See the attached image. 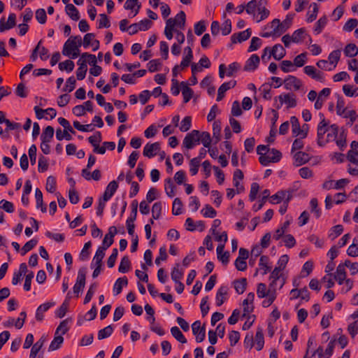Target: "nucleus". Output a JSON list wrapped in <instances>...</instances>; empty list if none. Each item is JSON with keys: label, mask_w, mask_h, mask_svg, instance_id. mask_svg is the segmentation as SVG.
I'll list each match as a JSON object with an SVG mask.
<instances>
[{"label": "nucleus", "mask_w": 358, "mask_h": 358, "mask_svg": "<svg viewBox=\"0 0 358 358\" xmlns=\"http://www.w3.org/2000/svg\"><path fill=\"white\" fill-rule=\"evenodd\" d=\"M292 24V17L289 15H287L286 18L282 22L279 19L275 18L264 28L266 29L269 27L272 29V31L262 33L260 36L264 38H268L271 36L279 37L291 27Z\"/></svg>", "instance_id": "nucleus-1"}, {"label": "nucleus", "mask_w": 358, "mask_h": 358, "mask_svg": "<svg viewBox=\"0 0 358 358\" xmlns=\"http://www.w3.org/2000/svg\"><path fill=\"white\" fill-rule=\"evenodd\" d=\"M87 269L82 267L79 269L76 282L73 287V292L78 296L79 293L83 289L85 285Z\"/></svg>", "instance_id": "nucleus-2"}, {"label": "nucleus", "mask_w": 358, "mask_h": 358, "mask_svg": "<svg viewBox=\"0 0 358 358\" xmlns=\"http://www.w3.org/2000/svg\"><path fill=\"white\" fill-rule=\"evenodd\" d=\"M199 134L200 131L195 129L188 133L183 140V145L188 150L192 149L196 143L200 142Z\"/></svg>", "instance_id": "nucleus-3"}, {"label": "nucleus", "mask_w": 358, "mask_h": 358, "mask_svg": "<svg viewBox=\"0 0 358 358\" xmlns=\"http://www.w3.org/2000/svg\"><path fill=\"white\" fill-rule=\"evenodd\" d=\"M329 131V122L323 118L317 125V144L320 146H324L325 142L324 141V136Z\"/></svg>", "instance_id": "nucleus-4"}, {"label": "nucleus", "mask_w": 358, "mask_h": 358, "mask_svg": "<svg viewBox=\"0 0 358 358\" xmlns=\"http://www.w3.org/2000/svg\"><path fill=\"white\" fill-rule=\"evenodd\" d=\"M193 334L196 336L197 343L202 342L206 337V330L204 327H201V322L197 320L192 324Z\"/></svg>", "instance_id": "nucleus-5"}, {"label": "nucleus", "mask_w": 358, "mask_h": 358, "mask_svg": "<svg viewBox=\"0 0 358 358\" xmlns=\"http://www.w3.org/2000/svg\"><path fill=\"white\" fill-rule=\"evenodd\" d=\"M285 88L287 90H291L292 87H294V90H299L302 86V82L301 80L294 76H288L284 80Z\"/></svg>", "instance_id": "nucleus-6"}, {"label": "nucleus", "mask_w": 358, "mask_h": 358, "mask_svg": "<svg viewBox=\"0 0 358 358\" xmlns=\"http://www.w3.org/2000/svg\"><path fill=\"white\" fill-rule=\"evenodd\" d=\"M16 25V15L10 13L8 15V20L5 22V18L2 17L0 20V32H3L13 28Z\"/></svg>", "instance_id": "nucleus-7"}, {"label": "nucleus", "mask_w": 358, "mask_h": 358, "mask_svg": "<svg viewBox=\"0 0 358 358\" xmlns=\"http://www.w3.org/2000/svg\"><path fill=\"white\" fill-rule=\"evenodd\" d=\"M160 150V144L158 142L153 143H147L143 148V155L152 158L155 157L157 153Z\"/></svg>", "instance_id": "nucleus-8"}, {"label": "nucleus", "mask_w": 358, "mask_h": 358, "mask_svg": "<svg viewBox=\"0 0 358 358\" xmlns=\"http://www.w3.org/2000/svg\"><path fill=\"white\" fill-rule=\"evenodd\" d=\"M252 31L250 29H247L245 31L234 34L231 36V43H241L248 40L251 36Z\"/></svg>", "instance_id": "nucleus-9"}, {"label": "nucleus", "mask_w": 358, "mask_h": 358, "mask_svg": "<svg viewBox=\"0 0 358 358\" xmlns=\"http://www.w3.org/2000/svg\"><path fill=\"white\" fill-rule=\"evenodd\" d=\"M108 248V247L103 245L97 249L95 255L93 258L92 262L91 264V267L94 265L95 266H102V259L105 256V251Z\"/></svg>", "instance_id": "nucleus-10"}, {"label": "nucleus", "mask_w": 358, "mask_h": 358, "mask_svg": "<svg viewBox=\"0 0 358 358\" xmlns=\"http://www.w3.org/2000/svg\"><path fill=\"white\" fill-rule=\"evenodd\" d=\"M285 54L286 51L282 46V45L275 44L270 51V54L267 57V59H269L271 58V56H273L275 59L280 60L282 58L285 57Z\"/></svg>", "instance_id": "nucleus-11"}, {"label": "nucleus", "mask_w": 358, "mask_h": 358, "mask_svg": "<svg viewBox=\"0 0 358 358\" xmlns=\"http://www.w3.org/2000/svg\"><path fill=\"white\" fill-rule=\"evenodd\" d=\"M243 173L241 169H236L233 175V183L234 187H236V194L243 192L245 189L244 187L240 184L238 180L243 179Z\"/></svg>", "instance_id": "nucleus-12"}, {"label": "nucleus", "mask_w": 358, "mask_h": 358, "mask_svg": "<svg viewBox=\"0 0 358 358\" xmlns=\"http://www.w3.org/2000/svg\"><path fill=\"white\" fill-rule=\"evenodd\" d=\"M236 81L231 80L229 82L224 83L221 85V86L218 89L217 96V101H220L224 97L225 92L236 86Z\"/></svg>", "instance_id": "nucleus-13"}, {"label": "nucleus", "mask_w": 358, "mask_h": 358, "mask_svg": "<svg viewBox=\"0 0 358 358\" xmlns=\"http://www.w3.org/2000/svg\"><path fill=\"white\" fill-rule=\"evenodd\" d=\"M259 64V56L256 54L252 55L246 61L243 69L246 71H253L258 67Z\"/></svg>", "instance_id": "nucleus-14"}, {"label": "nucleus", "mask_w": 358, "mask_h": 358, "mask_svg": "<svg viewBox=\"0 0 358 358\" xmlns=\"http://www.w3.org/2000/svg\"><path fill=\"white\" fill-rule=\"evenodd\" d=\"M117 188L118 183L115 180L110 182L107 185L101 198L103 199L104 201H108L114 195Z\"/></svg>", "instance_id": "nucleus-15"}, {"label": "nucleus", "mask_w": 358, "mask_h": 358, "mask_svg": "<svg viewBox=\"0 0 358 358\" xmlns=\"http://www.w3.org/2000/svg\"><path fill=\"white\" fill-rule=\"evenodd\" d=\"M75 50H77L76 47V41L73 38V36H71L64 43L62 54L64 56L70 57L72 52Z\"/></svg>", "instance_id": "nucleus-16"}, {"label": "nucleus", "mask_w": 358, "mask_h": 358, "mask_svg": "<svg viewBox=\"0 0 358 358\" xmlns=\"http://www.w3.org/2000/svg\"><path fill=\"white\" fill-rule=\"evenodd\" d=\"M294 159L295 166H299L308 162L310 157L308 153L299 151L294 154Z\"/></svg>", "instance_id": "nucleus-17"}, {"label": "nucleus", "mask_w": 358, "mask_h": 358, "mask_svg": "<svg viewBox=\"0 0 358 358\" xmlns=\"http://www.w3.org/2000/svg\"><path fill=\"white\" fill-rule=\"evenodd\" d=\"M45 341H46V338L44 336H42L41 337V338L36 341V343L33 344L29 358H36V357L37 355L39 353L42 347L43 346Z\"/></svg>", "instance_id": "nucleus-18"}, {"label": "nucleus", "mask_w": 358, "mask_h": 358, "mask_svg": "<svg viewBox=\"0 0 358 358\" xmlns=\"http://www.w3.org/2000/svg\"><path fill=\"white\" fill-rule=\"evenodd\" d=\"M117 234L116 227L112 226L108 229V233L105 235L102 244L107 247H110L114 242V236Z\"/></svg>", "instance_id": "nucleus-19"}, {"label": "nucleus", "mask_w": 358, "mask_h": 358, "mask_svg": "<svg viewBox=\"0 0 358 358\" xmlns=\"http://www.w3.org/2000/svg\"><path fill=\"white\" fill-rule=\"evenodd\" d=\"M224 248V244H220L217 247V259L222 262V263L224 265H227L229 261V252L228 251L223 252Z\"/></svg>", "instance_id": "nucleus-20"}, {"label": "nucleus", "mask_w": 358, "mask_h": 358, "mask_svg": "<svg viewBox=\"0 0 358 358\" xmlns=\"http://www.w3.org/2000/svg\"><path fill=\"white\" fill-rule=\"evenodd\" d=\"M55 302H46V303H44L40 305L38 307V308L36 310V320L42 321L43 320V313L44 312H46L47 310H48L49 308H51L52 306H55Z\"/></svg>", "instance_id": "nucleus-21"}, {"label": "nucleus", "mask_w": 358, "mask_h": 358, "mask_svg": "<svg viewBox=\"0 0 358 358\" xmlns=\"http://www.w3.org/2000/svg\"><path fill=\"white\" fill-rule=\"evenodd\" d=\"M291 293H297V295L292 296L290 299H295L299 297H301V299L306 300V301L310 299V293L306 287H304L301 289H298L297 288L292 289L291 290Z\"/></svg>", "instance_id": "nucleus-22"}, {"label": "nucleus", "mask_w": 358, "mask_h": 358, "mask_svg": "<svg viewBox=\"0 0 358 358\" xmlns=\"http://www.w3.org/2000/svg\"><path fill=\"white\" fill-rule=\"evenodd\" d=\"M180 86L182 87V94L183 96V101L184 103H187L192 99L194 92L193 90L188 86V84L186 82H181Z\"/></svg>", "instance_id": "nucleus-23"}, {"label": "nucleus", "mask_w": 358, "mask_h": 358, "mask_svg": "<svg viewBox=\"0 0 358 358\" xmlns=\"http://www.w3.org/2000/svg\"><path fill=\"white\" fill-rule=\"evenodd\" d=\"M128 285V279L126 276L119 278L115 282L113 286L114 295H118L122 292V287Z\"/></svg>", "instance_id": "nucleus-24"}, {"label": "nucleus", "mask_w": 358, "mask_h": 358, "mask_svg": "<svg viewBox=\"0 0 358 358\" xmlns=\"http://www.w3.org/2000/svg\"><path fill=\"white\" fill-rule=\"evenodd\" d=\"M221 122L215 120L213 124V140L217 144L221 139Z\"/></svg>", "instance_id": "nucleus-25"}, {"label": "nucleus", "mask_w": 358, "mask_h": 358, "mask_svg": "<svg viewBox=\"0 0 358 358\" xmlns=\"http://www.w3.org/2000/svg\"><path fill=\"white\" fill-rule=\"evenodd\" d=\"M66 14L74 21H77L80 18L78 10L73 4H67L65 7Z\"/></svg>", "instance_id": "nucleus-26"}, {"label": "nucleus", "mask_w": 358, "mask_h": 358, "mask_svg": "<svg viewBox=\"0 0 358 358\" xmlns=\"http://www.w3.org/2000/svg\"><path fill=\"white\" fill-rule=\"evenodd\" d=\"M335 280L339 285H342L346 279V272L344 266L340 264L336 268V274L334 275Z\"/></svg>", "instance_id": "nucleus-27"}, {"label": "nucleus", "mask_w": 358, "mask_h": 358, "mask_svg": "<svg viewBox=\"0 0 358 358\" xmlns=\"http://www.w3.org/2000/svg\"><path fill=\"white\" fill-rule=\"evenodd\" d=\"M234 288L236 292L239 294H243L247 287V279L242 278L239 280H235L234 281Z\"/></svg>", "instance_id": "nucleus-28"}, {"label": "nucleus", "mask_w": 358, "mask_h": 358, "mask_svg": "<svg viewBox=\"0 0 358 358\" xmlns=\"http://www.w3.org/2000/svg\"><path fill=\"white\" fill-rule=\"evenodd\" d=\"M228 288L224 286H222L216 294V305L217 306H222L224 301V296L227 294Z\"/></svg>", "instance_id": "nucleus-29"}, {"label": "nucleus", "mask_w": 358, "mask_h": 358, "mask_svg": "<svg viewBox=\"0 0 358 358\" xmlns=\"http://www.w3.org/2000/svg\"><path fill=\"white\" fill-rule=\"evenodd\" d=\"M306 35V29L304 28H300L293 33L292 36V41L296 43H301Z\"/></svg>", "instance_id": "nucleus-30"}, {"label": "nucleus", "mask_w": 358, "mask_h": 358, "mask_svg": "<svg viewBox=\"0 0 358 358\" xmlns=\"http://www.w3.org/2000/svg\"><path fill=\"white\" fill-rule=\"evenodd\" d=\"M269 258L268 256L262 255L260 257L259 266L260 269L264 270L262 274L265 275L268 272L271 271V266L268 265Z\"/></svg>", "instance_id": "nucleus-31"}, {"label": "nucleus", "mask_w": 358, "mask_h": 358, "mask_svg": "<svg viewBox=\"0 0 358 358\" xmlns=\"http://www.w3.org/2000/svg\"><path fill=\"white\" fill-rule=\"evenodd\" d=\"M131 268V262L127 256H124L119 265L118 271L122 273H127Z\"/></svg>", "instance_id": "nucleus-32"}, {"label": "nucleus", "mask_w": 358, "mask_h": 358, "mask_svg": "<svg viewBox=\"0 0 358 358\" xmlns=\"http://www.w3.org/2000/svg\"><path fill=\"white\" fill-rule=\"evenodd\" d=\"M53 136H54V128L52 126H48L43 131V133L41 136V141H44V142H50Z\"/></svg>", "instance_id": "nucleus-33"}, {"label": "nucleus", "mask_w": 358, "mask_h": 358, "mask_svg": "<svg viewBox=\"0 0 358 358\" xmlns=\"http://www.w3.org/2000/svg\"><path fill=\"white\" fill-rule=\"evenodd\" d=\"M165 191L166 194L169 197H173L176 194L175 193V185L173 182L171 178H168L165 180Z\"/></svg>", "instance_id": "nucleus-34"}, {"label": "nucleus", "mask_w": 358, "mask_h": 358, "mask_svg": "<svg viewBox=\"0 0 358 358\" xmlns=\"http://www.w3.org/2000/svg\"><path fill=\"white\" fill-rule=\"evenodd\" d=\"M344 54L346 57H354L358 54V48L354 43L348 44L344 49Z\"/></svg>", "instance_id": "nucleus-35"}, {"label": "nucleus", "mask_w": 358, "mask_h": 358, "mask_svg": "<svg viewBox=\"0 0 358 358\" xmlns=\"http://www.w3.org/2000/svg\"><path fill=\"white\" fill-rule=\"evenodd\" d=\"M172 336L180 343H186L187 339L178 327H173L171 329Z\"/></svg>", "instance_id": "nucleus-36"}, {"label": "nucleus", "mask_w": 358, "mask_h": 358, "mask_svg": "<svg viewBox=\"0 0 358 358\" xmlns=\"http://www.w3.org/2000/svg\"><path fill=\"white\" fill-rule=\"evenodd\" d=\"M346 108L345 107V101L341 95H338L336 103V113L338 115L343 116L346 113Z\"/></svg>", "instance_id": "nucleus-37"}, {"label": "nucleus", "mask_w": 358, "mask_h": 358, "mask_svg": "<svg viewBox=\"0 0 358 358\" xmlns=\"http://www.w3.org/2000/svg\"><path fill=\"white\" fill-rule=\"evenodd\" d=\"M200 142L203 145L205 148H209L213 139L210 137V134L208 131L200 132L199 134Z\"/></svg>", "instance_id": "nucleus-38"}, {"label": "nucleus", "mask_w": 358, "mask_h": 358, "mask_svg": "<svg viewBox=\"0 0 358 358\" xmlns=\"http://www.w3.org/2000/svg\"><path fill=\"white\" fill-rule=\"evenodd\" d=\"M255 341L257 343L256 349L259 351L264 348V334L261 328H259L256 332Z\"/></svg>", "instance_id": "nucleus-39"}, {"label": "nucleus", "mask_w": 358, "mask_h": 358, "mask_svg": "<svg viewBox=\"0 0 358 358\" xmlns=\"http://www.w3.org/2000/svg\"><path fill=\"white\" fill-rule=\"evenodd\" d=\"M113 326L108 325L98 331V335H97L98 339L102 340V339L106 338L110 336L111 334H113Z\"/></svg>", "instance_id": "nucleus-40"}, {"label": "nucleus", "mask_w": 358, "mask_h": 358, "mask_svg": "<svg viewBox=\"0 0 358 358\" xmlns=\"http://www.w3.org/2000/svg\"><path fill=\"white\" fill-rule=\"evenodd\" d=\"M64 341V338L61 335L55 334L53 341L51 342L48 350L54 351L60 348V345Z\"/></svg>", "instance_id": "nucleus-41"}, {"label": "nucleus", "mask_w": 358, "mask_h": 358, "mask_svg": "<svg viewBox=\"0 0 358 358\" xmlns=\"http://www.w3.org/2000/svg\"><path fill=\"white\" fill-rule=\"evenodd\" d=\"M327 23V17L326 15L321 17L315 23L314 27V31L316 34H319L322 32L324 27Z\"/></svg>", "instance_id": "nucleus-42"}, {"label": "nucleus", "mask_w": 358, "mask_h": 358, "mask_svg": "<svg viewBox=\"0 0 358 358\" xmlns=\"http://www.w3.org/2000/svg\"><path fill=\"white\" fill-rule=\"evenodd\" d=\"M173 19L178 23L176 27H178L180 29H184L186 22V15L184 11H180Z\"/></svg>", "instance_id": "nucleus-43"}, {"label": "nucleus", "mask_w": 358, "mask_h": 358, "mask_svg": "<svg viewBox=\"0 0 358 358\" xmlns=\"http://www.w3.org/2000/svg\"><path fill=\"white\" fill-rule=\"evenodd\" d=\"M162 203L161 201L155 202L152 207V215L154 220H158L161 215Z\"/></svg>", "instance_id": "nucleus-44"}, {"label": "nucleus", "mask_w": 358, "mask_h": 358, "mask_svg": "<svg viewBox=\"0 0 358 358\" xmlns=\"http://www.w3.org/2000/svg\"><path fill=\"white\" fill-rule=\"evenodd\" d=\"M179 266H180V264H176V266L173 267V268L171 271V279L175 282H178V281H180V280L183 276V272L179 270V268H178Z\"/></svg>", "instance_id": "nucleus-45"}, {"label": "nucleus", "mask_w": 358, "mask_h": 358, "mask_svg": "<svg viewBox=\"0 0 358 358\" xmlns=\"http://www.w3.org/2000/svg\"><path fill=\"white\" fill-rule=\"evenodd\" d=\"M290 123L292 124V134L295 136H299L301 127L298 118L296 116H292L290 117Z\"/></svg>", "instance_id": "nucleus-46"}, {"label": "nucleus", "mask_w": 358, "mask_h": 358, "mask_svg": "<svg viewBox=\"0 0 358 358\" xmlns=\"http://www.w3.org/2000/svg\"><path fill=\"white\" fill-rule=\"evenodd\" d=\"M74 62L70 59H67L63 62L59 64V69L60 71H66L67 72H71L74 69Z\"/></svg>", "instance_id": "nucleus-47"}, {"label": "nucleus", "mask_w": 358, "mask_h": 358, "mask_svg": "<svg viewBox=\"0 0 358 358\" xmlns=\"http://www.w3.org/2000/svg\"><path fill=\"white\" fill-rule=\"evenodd\" d=\"M182 202L179 198H176L173 202L172 213L179 215L182 213Z\"/></svg>", "instance_id": "nucleus-48"}, {"label": "nucleus", "mask_w": 358, "mask_h": 358, "mask_svg": "<svg viewBox=\"0 0 358 358\" xmlns=\"http://www.w3.org/2000/svg\"><path fill=\"white\" fill-rule=\"evenodd\" d=\"M284 101L287 105V108H294L296 106V100L294 94H285Z\"/></svg>", "instance_id": "nucleus-49"}, {"label": "nucleus", "mask_w": 358, "mask_h": 358, "mask_svg": "<svg viewBox=\"0 0 358 358\" xmlns=\"http://www.w3.org/2000/svg\"><path fill=\"white\" fill-rule=\"evenodd\" d=\"M46 190L48 192L53 193L56 190V180L55 178L50 176H48L45 185Z\"/></svg>", "instance_id": "nucleus-50"}, {"label": "nucleus", "mask_w": 358, "mask_h": 358, "mask_svg": "<svg viewBox=\"0 0 358 358\" xmlns=\"http://www.w3.org/2000/svg\"><path fill=\"white\" fill-rule=\"evenodd\" d=\"M269 294V289L266 290V285L265 283L260 282L257 285V294L260 299L267 296Z\"/></svg>", "instance_id": "nucleus-51"}, {"label": "nucleus", "mask_w": 358, "mask_h": 358, "mask_svg": "<svg viewBox=\"0 0 358 358\" xmlns=\"http://www.w3.org/2000/svg\"><path fill=\"white\" fill-rule=\"evenodd\" d=\"M201 213L206 217L213 218L216 216V210L209 204L205 205V207L202 209Z\"/></svg>", "instance_id": "nucleus-52"}, {"label": "nucleus", "mask_w": 358, "mask_h": 358, "mask_svg": "<svg viewBox=\"0 0 358 358\" xmlns=\"http://www.w3.org/2000/svg\"><path fill=\"white\" fill-rule=\"evenodd\" d=\"M341 57V50H336L332 51L328 59L331 64H334V68L336 66V64L340 59Z\"/></svg>", "instance_id": "nucleus-53"}, {"label": "nucleus", "mask_w": 358, "mask_h": 358, "mask_svg": "<svg viewBox=\"0 0 358 358\" xmlns=\"http://www.w3.org/2000/svg\"><path fill=\"white\" fill-rule=\"evenodd\" d=\"M48 169V160L46 157L41 155L38 159V170L40 173L46 171Z\"/></svg>", "instance_id": "nucleus-54"}, {"label": "nucleus", "mask_w": 358, "mask_h": 358, "mask_svg": "<svg viewBox=\"0 0 358 358\" xmlns=\"http://www.w3.org/2000/svg\"><path fill=\"white\" fill-rule=\"evenodd\" d=\"M271 85L272 84L264 83L259 87V91L262 92L264 99L269 100L271 99L270 94Z\"/></svg>", "instance_id": "nucleus-55"}, {"label": "nucleus", "mask_w": 358, "mask_h": 358, "mask_svg": "<svg viewBox=\"0 0 358 358\" xmlns=\"http://www.w3.org/2000/svg\"><path fill=\"white\" fill-rule=\"evenodd\" d=\"M91 246H92L91 241H88L85 243L84 247H83V250H81V252L79 256V258L81 261H85L86 259H88L89 255H90L89 249L91 248Z\"/></svg>", "instance_id": "nucleus-56"}, {"label": "nucleus", "mask_w": 358, "mask_h": 358, "mask_svg": "<svg viewBox=\"0 0 358 358\" xmlns=\"http://www.w3.org/2000/svg\"><path fill=\"white\" fill-rule=\"evenodd\" d=\"M192 126V118L190 116H186L180 122V130L182 132L188 131Z\"/></svg>", "instance_id": "nucleus-57"}, {"label": "nucleus", "mask_w": 358, "mask_h": 358, "mask_svg": "<svg viewBox=\"0 0 358 358\" xmlns=\"http://www.w3.org/2000/svg\"><path fill=\"white\" fill-rule=\"evenodd\" d=\"M37 243L38 241L36 239H31L27 241L22 248V255H24L29 251L31 250L37 245Z\"/></svg>", "instance_id": "nucleus-58"}, {"label": "nucleus", "mask_w": 358, "mask_h": 358, "mask_svg": "<svg viewBox=\"0 0 358 358\" xmlns=\"http://www.w3.org/2000/svg\"><path fill=\"white\" fill-rule=\"evenodd\" d=\"M358 20L355 18L348 20L343 26V30L350 32L357 27Z\"/></svg>", "instance_id": "nucleus-59"}, {"label": "nucleus", "mask_w": 358, "mask_h": 358, "mask_svg": "<svg viewBox=\"0 0 358 358\" xmlns=\"http://www.w3.org/2000/svg\"><path fill=\"white\" fill-rule=\"evenodd\" d=\"M76 80L74 76L69 77L66 82L65 87L63 88L64 92H71L76 87Z\"/></svg>", "instance_id": "nucleus-60"}, {"label": "nucleus", "mask_w": 358, "mask_h": 358, "mask_svg": "<svg viewBox=\"0 0 358 358\" xmlns=\"http://www.w3.org/2000/svg\"><path fill=\"white\" fill-rule=\"evenodd\" d=\"M102 137L100 131H96L94 135L88 138L89 143L94 148L101 142Z\"/></svg>", "instance_id": "nucleus-61"}, {"label": "nucleus", "mask_w": 358, "mask_h": 358, "mask_svg": "<svg viewBox=\"0 0 358 358\" xmlns=\"http://www.w3.org/2000/svg\"><path fill=\"white\" fill-rule=\"evenodd\" d=\"M286 194V191H278L277 193L271 196V199L272 200L271 202L273 203H279L282 201H284V199L285 198Z\"/></svg>", "instance_id": "nucleus-62"}, {"label": "nucleus", "mask_w": 358, "mask_h": 358, "mask_svg": "<svg viewBox=\"0 0 358 358\" xmlns=\"http://www.w3.org/2000/svg\"><path fill=\"white\" fill-rule=\"evenodd\" d=\"M36 19L41 24L45 23L47 20V15L45 10L43 8H38L36 10Z\"/></svg>", "instance_id": "nucleus-63"}, {"label": "nucleus", "mask_w": 358, "mask_h": 358, "mask_svg": "<svg viewBox=\"0 0 358 358\" xmlns=\"http://www.w3.org/2000/svg\"><path fill=\"white\" fill-rule=\"evenodd\" d=\"M148 66L150 72H155L159 71L162 66V62L159 59H152L148 62Z\"/></svg>", "instance_id": "nucleus-64"}]
</instances>
